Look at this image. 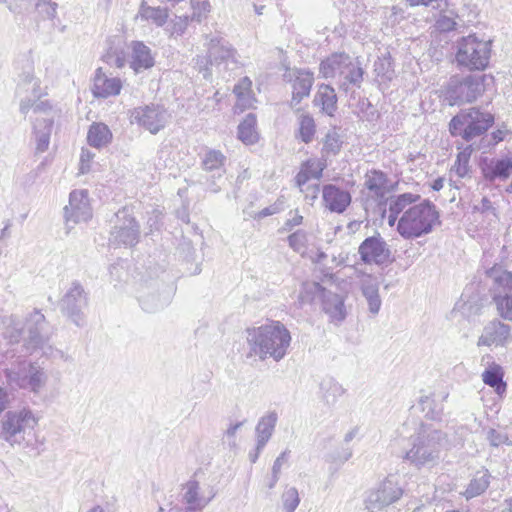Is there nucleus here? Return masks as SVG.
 Instances as JSON below:
<instances>
[{
  "instance_id": "obj_1",
  "label": "nucleus",
  "mask_w": 512,
  "mask_h": 512,
  "mask_svg": "<svg viewBox=\"0 0 512 512\" xmlns=\"http://www.w3.org/2000/svg\"><path fill=\"white\" fill-rule=\"evenodd\" d=\"M16 94L20 99V112L26 115L30 110L35 117L32 120L36 149L44 152L48 149L53 126L52 106L48 100H42L44 94L40 81L31 72H25L17 86Z\"/></svg>"
},
{
  "instance_id": "obj_2",
  "label": "nucleus",
  "mask_w": 512,
  "mask_h": 512,
  "mask_svg": "<svg viewBox=\"0 0 512 512\" xmlns=\"http://www.w3.org/2000/svg\"><path fill=\"white\" fill-rule=\"evenodd\" d=\"M249 355L258 356L261 360L272 358L282 360L291 345V334L280 321H270L259 327L246 330Z\"/></svg>"
},
{
  "instance_id": "obj_3",
  "label": "nucleus",
  "mask_w": 512,
  "mask_h": 512,
  "mask_svg": "<svg viewBox=\"0 0 512 512\" xmlns=\"http://www.w3.org/2000/svg\"><path fill=\"white\" fill-rule=\"evenodd\" d=\"M445 433L430 424L421 423L410 437L411 448L404 459L416 469H431L438 465Z\"/></svg>"
},
{
  "instance_id": "obj_4",
  "label": "nucleus",
  "mask_w": 512,
  "mask_h": 512,
  "mask_svg": "<svg viewBox=\"0 0 512 512\" xmlns=\"http://www.w3.org/2000/svg\"><path fill=\"white\" fill-rule=\"evenodd\" d=\"M39 417L28 407L8 411L0 421V439L11 446L28 445Z\"/></svg>"
},
{
  "instance_id": "obj_5",
  "label": "nucleus",
  "mask_w": 512,
  "mask_h": 512,
  "mask_svg": "<svg viewBox=\"0 0 512 512\" xmlns=\"http://www.w3.org/2000/svg\"><path fill=\"white\" fill-rule=\"evenodd\" d=\"M439 213L430 201L409 207L397 222V232L404 239H415L430 233L438 222Z\"/></svg>"
},
{
  "instance_id": "obj_6",
  "label": "nucleus",
  "mask_w": 512,
  "mask_h": 512,
  "mask_svg": "<svg viewBox=\"0 0 512 512\" xmlns=\"http://www.w3.org/2000/svg\"><path fill=\"white\" fill-rule=\"evenodd\" d=\"M468 34L457 43L456 62L469 71L485 70L491 56L492 39Z\"/></svg>"
},
{
  "instance_id": "obj_7",
  "label": "nucleus",
  "mask_w": 512,
  "mask_h": 512,
  "mask_svg": "<svg viewBox=\"0 0 512 512\" xmlns=\"http://www.w3.org/2000/svg\"><path fill=\"white\" fill-rule=\"evenodd\" d=\"M494 123V116L479 108L460 111L449 123V131L453 136H461L465 141L484 134Z\"/></svg>"
},
{
  "instance_id": "obj_8",
  "label": "nucleus",
  "mask_w": 512,
  "mask_h": 512,
  "mask_svg": "<svg viewBox=\"0 0 512 512\" xmlns=\"http://www.w3.org/2000/svg\"><path fill=\"white\" fill-rule=\"evenodd\" d=\"M485 75H468L466 77L454 76L450 78L446 90L445 99L449 105H463L474 102L484 90Z\"/></svg>"
},
{
  "instance_id": "obj_9",
  "label": "nucleus",
  "mask_w": 512,
  "mask_h": 512,
  "mask_svg": "<svg viewBox=\"0 0 512 512\" xmlns=\"http://www.w3.org/2000/svg\"><path fill=\"white\" fill-rule=\"evenodd\" d=\"M6 378L11 385L39 394L47 385L48 375L44 368L36 363L20 362L7 370Z\"/></svg>"
},
{
  "instance_id": "obj_10",
  "label": "nucleus",
  "mask_w": 512,
  "mask_h": 512,
  "mask_svg": "<svg viewBox=\"0 0 512 512\" xmlns=\"http://www.w3.org/2000/svg\"><path fill=\"white\" fill-rule=\"evenodd\" d=\"M403 492L398 476L390 474L367 492L365 507L370 512L380 511L397 502Z\"/></svg>"
},
{
  "instance_id": "obj_11",
  "label": "nucleus",
  "mask_w": 512,
  "mask_h": 512,
  "mask_svg": "<svg viewBox=\"0 0 512 512\" xmlns=\"http://www.w3.org/2000/svg\"><path fill=\"white\" fill-rule=\"evenodd\" d=\"M116 221L111 230L110 243L125 247L135 246L140 238V226L128 210L123 209L116 213Z\"/></svg>"
},
{
  "instance_id": "obj_12",
  "label": "nucleus",
  "mask_w": 512,
  "mask_h": 512,
  "mask_svg": "<svg viewBox=\"0 0 512 512\" xmlns=\"http://www.w3.org/2000/svg\"><path fill=\"white\" fill-rule=\"evenodd\" d=\"M216 491L210 485L201 483L196 478L187 481L182 487V502L186 512H202L215 498Z\"/></svg>"
},
{
  "instance_id": "obj_13",
  "label": "nucleus",
  "mask_w": 512,
  "mask_h": 512,
  "mask_svg": "<svg viewBox=\"0 0 512 512\" xmlns=\"http://www.w3.org/2000/svg\"><path fill=\"white\" fill-rule=\"evenodd\" d=\"M128 114L131 124H137L151 134H157L162 130L168 120L166 110L155 104L133 108L129 110Z\"/></svg>"
},
{
  "instance_id": "obj_14",
  "label": "nucleus",
  "mask_w": 512,
  "mask_h": 512,
  "mask_svg": "<svg viewBox=\"0 0 512 512\" xmlns=\"http://www.w3.org/2000/svg\"><path fill=\"white\" fill-rule=\"evenodd\" d=\"M283 80L292 85L290 106L295 108L305 97L310 95L314 74L306 69L287 67L283 73Z\"/></svg>"
},
{
  "instance_id": "obj_15",
  "label": "nucleus",
  "mask_w": 512,
  "mask_h": 512,
  "mask_svg": "<svg viewBox=\"0 0 512 512\" xmlns=\"http://www.w3.org/2000/svg\"><path fill=\"white\" fill-rule=\"evenodd\" d=\"M87 305V297L83 287L73 282L61 300V310L77 325L82 326L84 317L82 310Z\"/></svg>"
},
{
  "instance_id": "obj_16",
  "label": "nucleus",
  "mask_w": 512,
  "mask_h": 512,
  "mask_svg": "<svg viewBox=\"0 0 512 512\" xmlns=\"http://www.w3.org/2000/svg\"><path fill=\"white\" fill-rule=\"evenodd\" d=\"M46 319L40 310H34L26 320L27 336L25 346L27 351L32 353L37 349H44L48 341L46 334Z\"/></svg>"
},
{
  "instance_id": "obj_17",
  "label": "nucleus",
  "mask_w": 512,
  "mask_h": 512,
  "mask_svg": "<svg viewBox=\"0 0 512 512\" xmlns=\"http://www.w3.org/2000/svg\"><path fill=\"white\" fill-rule=\"evenodd\" d=\"M360 259L365 264L382 265L390 258V249L385 240L376 234L367 237L358 248Z\"/></svg>"
},
{
  "instance_id": "obj_18",
  "label": "nucleus",
  "mask_w": 512,
  "mask_h": 512,
  "mask_svg": "<svg viewBox=\"0 0 512 512\" xmlns=\"http://www.w3.org/2000/svg\"><path fill=\"white\" fill-rule=\"evenodd\" d=\"M511 342V327L498 319H494L484 326L482 333L478 338L477 346L506 347Z\"/></svg>"
},
{
  "instance_id": "obj_19",
  "label": "nucleus",
  "mask_w": 512,
  "mask_h": 512,
  "mask_svg": "<svg viewBox=\"0 0 512 512\" xmlns=\"http://www.w3.org/2000/svg\"><path fill=\"white\" fill-rule=\"evenodd\" d=\"M67 222H87L92 217V208L87 190H74L70 193L69 205L64 208Z\"/></svg>"
},
{
  "instance_id": "obj_20",
  "label": "nucleus",
  "mask_w": 512,
  "mask_h": 512,
  "mask_svg": "<svg viewBox=\"0 0 512 512\" xmlns=\"http://www.w3.org/2000/svg\"><path fill=\"white\" fill-rule=\"evenodd\" d=\"M225 162L226 157L219 150H209L202 160L203 169L206 172H213L212 179L207 181V188L213 193L221 190L220 183L223 181Z\"/></svg>"
},
{
  "instance_id": "obj_21",
  "label": "nucleus",
  "mask_w": 512,
  "mask_h": 512,
  "mask_svg": "<svg viewBox=\"0 0 512 512\" xmlns=\"http://www.w3.org/2000/svg\"><path fill=\"white\" fill-rule=\"evenodd\" d=\"M191 15L188 14H175L172 20L173 29L183 32L188 28L196 29V24L201 23L210 11V4L208 0H191Z\"/></svg>"
},
{
  "instance_id": "obj_22",
  "label": "nucleus",
  "mask_w": 512,
  "mask_h": 512,
  "mask_svg": "<svg viewBox=\"0 0 512 512\" xmlns=\"http://www.w3.org/2000/svg\"><path fill=\"white\" fill-rule=\"evenodd\" d=\"M322 199L325 208L330 212L341 214L351 204L352 196L348 190L334 184H326L322 189Z\"/></svg>"
},
{
  "instance_id": "obj_23",
  "label": "nucleus",
  "mask_w": 512,
  "mask_h": 512,
  "mask_svg": "<svg viewBox=\"0 0 512 512\" xmlns=\"http://www.w3.org/2000/svg\"><path fill=\"white\" fill-rule=\"evenodd\" d=\"M480 169L486 181L507 180L512 170V159L510 158H483L480 162Z\"/></svg>"
},
{
  "instance_id": "obj_24",
  "label": "nucleus",
  "mask_w": 512,
  "mask_h": 512,
  "mask_svg": "<svg viewBox=\"0 0 512 512\" xmlns=\"http://www.w3.org/2000/svg\"><path fill=\"white\" fill-rule=\"evenodd\" d=\"M122 89V81L117 77H108L102 68L95 73L92 92L96 98H108L117 96Z\"/></svg>"
},
{
  "instance_id": "obj_25",
  "label": "nucleus",
  "mask_w": 512,
  "mask_h": 512,
  "mask_svg": "<svg viewBox=\"0 0 512 512\" xmlns=\"http://www.w3.org/2000/svg\"><path fill=\"white\" fill-rule=\"evenodd\" d=\"M364 69L358 58H352L337 79L339 89L348 93L352 88H360L363 82Z\"/></svg>"
},
{
  "instance_id": "obj_26",
  "label": "nucleus",
  "mask_w": 512,
  "mask_h": 512,
  "mask_svg": "<svg viewBox=\"0 0 512 512\" xmlns=\"http://www.w3.org/2000/svg\"><path fill=\"white\" fill-rule=\"evenodd\" d=\"M420 199V196L412 193H403L396 196H391L387 199L388 205V224L393 227L399 220L398 216L403 215L404 212L412 207Z\"/></svg>"
},
{
  "instance_id": "obj_27",
  "label": "nucleus",
  "mask_w": 512,
  "mask_h": 512,
  "mask_svg": "<svg viewBox=\"0 0 512 512\" xmlns=\"http://www.w3.org/2000/svg\"><path fill=\"white\" fill-rule=\"evenodd\" d=\"M363 186L368 191L369 196L376 200H381L388 193L387 175L380 170H369L364 176Z\"/></svg>"
},
{
  "instance_id": "obj_28",
  "label": "nucleus",
  "mask_w": 512,
  "mask_h": 512,
  "mask_svg": "<svg viewBox=\"0 0 512 512\" xmlns=\"http://www.w3.org/2000/svg\"><path fill=\"white\" fill-rule=\"evenodd\" d=\"M362 294L367 300L370 313L378 314L381 308V298L379 295V282L376 277L370 274H362L360 279Z\"/></svg>"
},
{
  "instance_id": "obj_29",
  "label": "nucleus",
  "mask_w": 512,
  "mask_h": 512,
  "mask_svg": "<svg viewBox=\"0 0 512 512\" xmlns=\"http://www.w3.org/2000/svg\"><path fill=\"white\" fill-rule=\"evenodd\" d=\"M233 93L237 99L234 105L236 113H242L246 109L253 107L256 99L252 92V81L249 77H243L240 79V81L234 86Z\"/></svg>"
},
{
  "instance_id": "obj_30",
  "label": "nucleus",
  "mask_w": 512,
  "mask_h": 512,
  "mask_svg": "<svg viewBox=\"0 0 512 512\" xmlns=\"http://www.w3.org/2000/svg\"><path fill=\"white\" fill-rule=\"evenodd\" d=\"M323 311L330 317L332 322L340 323L346 317V310L343 298L331 291H326L321 299Z\"/></svg>"
},
{
  "instance_id": "obj_31",
  "label": "nucleus",
  "mask_w": 512,
  "mask_h": 512,
  "mask_svg": "<svg viewBox=\"0 0 512 512\" xmlns=\"http://www.w3.org/2000/svg\"><path fill=\"white\" fill-rule=\"evenodd\" d=\"M352 60L346 53H333L320 64V73L324 78H337Z\"/></svg>"
},
{
  "instance_id": "obj_32",
  "label": "nucleus",
  "mask_w": 512,
  "mask_h": 512,
  "mask_svg": "<svg viewBox=\"0 0 512 512\" xmlns=\"http://www.w3.org/2000/svg\"><path fill=\"white\" fill-rule=\"evenodd\" d=\"M235 54L236 51L222 38L215 37L210 39L208 46V58L211 64L228 61L230 59L232 62H236Z\"/></svg>"
},
{
  "instance_id": "obj_33",
  "label": "nucleus",
  "mask_w": 512,
  "mask_h": 512,
  "mask_svg": "<svg viewBox=\"0 0 512 512\" xmlns=\"http://www.w3.org/2000/svg\"><path fill=\"white\" fill-rule=\"evenodd\" d=\"M132 60L130 63L131 68L135 73H139L142 70L149 69L154 65V59L150 53L149 47L144 45L142 42H132Z\"/></svg>"
},
{
  "instance_id": "obj_34",
  "label": "nucleus",
  "mask_w": 512,
  "mask_h": 512,
  "mask_svg": "<svg viewBox=\"0 0 512 512\" xmlns=\"http://www.w3.org/2000/svg\"><path fill=\"white\" fill-rule=\"evenodd\" d=\"M504 370L503 368L493 362L487 369L482 373L483 382L492 387L497 395L502 397L506 393L507 384L503 380Z\"/></svg>"
},
{
  "instance_id": "obj_35",
  "label": "nucleus",
  "mask_w": 512,
  "mask_h": 512,
  "mask_svg": "<svg viewBox=\"0 0 512 512\" xmlns=\"http://www.w3.org/2000/svg\"><path fill=\"white\" fill-rule=\"evenodd\" d=\"M137 16L156 27H162L168 21L169 10L165 7L151 6L147 1H142Z\"/></svg>"
},
{
  "instance_id": "obj_36",
  "label": "nucleus",
  "mask_w": 512,
  "mask_h": 512,
  "mask_svg": "<svg viewBox=\"0 0 512 512\" xmlns=\"http://www.w3.org/2000/svg\"><path fill=\"white\" fill-rule=\"evenodd\" d=\"M315 106L321 108L322 112L332 116L337 109V95L332 86L322 84L314 98Z\"/></svg>"
},
{
  "instance_id": "obj_37",
  "label": "nucleus",
  "mask_w": 512,
  "mask_h": 512,
  "mask_svg": "<svg viewBox=\"0 0 512 512\" xmlns=\"http://www.w3.org/2000/svg\"><path fill=\"white\" fill-rule=\"evenodd\" d=\"M277 414L275 412H270L258 421L255 433H256V443L260 448H264L270 438L273 435L276 422H277Z\"/></svg>"
},
{
  "instance_id": "obj_38",
  "label": "nucleus",
  "mask_w": 512,
  "mask_h": 512,
  "mask_svg": "<svg viewBox=\"0 0 512 512\" xmlns=\"http://www.w3.org/2000/svg\"><path fill=\"white\" fill-rule=\"evenodd\" d=\"M488 275L493 280L492 296L494 293L505 295L512 291L511 272L495 266L488 271Z\"/></svg>"
},
{
  "instance_id": "obj_39",
  "label": "nucleus",
  "mask_w": 512,
  "mask_h": 512,
  "mask_svg": "<svg viewBox=\"0 0 512 512\" xmlns=\"http://www.w3.org/2000/svg\"><path fill=\"white\" fill-rule=\"evenodd\" d=\"M112 140V132L104 123H93L87 134V141L90 146L101 148L107 146Z\"/></svg>"
},
{
  "instance_id": "obj_40",
  "label": "nucleus",
  "mask_w": 512,
  "mask_h": 512,
  "mask_svg": "<svg viewBox=\"0 0 512 512\" xmlns=\"http://www.w3.org/2000/svg\"><path fill=\"white\" fill-rule=\"evenodd\" d=\"M321 398L328 407H333L340 397L345 393V389L334 379H325L321 383Z\"/></svg>"
},
{
  "instance_id": "obj_41",
  "label": "nucleus",
  "mask_w": 512,
  "mask_h": 512,
  "mask_svg": "<svg viewBox=\"0 0 512 512\" xmlns=\"http://www.w3.org/2000/svg\"><path fill=\"white\" fill-rule=\"evenodd\" d=\"M490 484V473L488 470L483 469L480 471H477L474 475V477L471 479L470 483L468 484L464 496L466 499H471L476 496L481 495L486 491Z\"/></svg>"
},
{
  "instance_id": "obj_42",
  "label": "nucleus",
  "mask_w": 512,
  "mask_h": 512,
  "mask_svg": "<svg viewBox=\"0 0 512 512\" xmlns=\"http://www.w3.org/2000/svg\"><path fill=\"white\" fill-rule=\"evenodd\" d=\"M473 152L471 145L466 146L462 151L457 154L454 165L450 173L455 174L459 178H471L472 169L469 164Z\"/></svg>"
},
{
  "instance_id": "obj_43",
  "label": "nucleus",
  "mask_w": 512,
  "mask_h": 512,
  "mask_svg": "<svg viewBox=\"0 0 512 512\" xmlns=\"http://www.w3.org/2000/svg\"><path fill=\"white\" fill-rule=\"evenodd\" d=\"M255 126L256 116L252 113H249L238 126L239 139L245 144L255 143L258 139Z\"/></svg>"
},
{
  "instance_id": "obj_44",
  "label": "nucleus",
  "mask_w": 512,
  "mask_h": 512,
  "mask_svg": "<svg viewBox=\"0 0 512 512\" xmlns=\"http://www.w3.org/2000/svg\"><path fill=\"white\" fill-rule=\"evenodd\" d=\"M298 124L297 137L306 144L310 143L316 132V125L313 117L308 114H301L298 118Z\"/></svg>"
},
{
  "instance_id": "obj_45",
  "label": "nucleus",
  "mask_w": 512,
  "mask_h": 512,
  "mask_svg": "<svg viewBox=\"0 0 512 512\" xmlns=\"http://www.w3.org/2000/svg\"><path fill=\"white\" fill-rule=\"evenodd\" d=\"M326 291L318 282H305L302 285L299 299L302 303H310L317 299L321 300Z\"/></svg>"
},
{
  "instance_id": "obj_46",
  "label": "nucleus",
  "mask_w": 512,
  "mask_h": 512,
  "mask_svg": "<svg viewBox=\"0 0 512 512\" xmlns=\"http://www.w3.org/2000/svg\"><path fill=\"white\" fill-rule=\"evenodd\" d=\"M494 303L496 304L498 314L505 320L512 322V295L501 293H494L492 296Z\"/></svg>"
},
{
  "instance_id": "obj_47",
  "label": "nucleus",
  "mask_w": 512,
  "mask_h": 512,
  "mask_svg": "<svg viewBox=\"0 0 512 512\" xmlns=\"http://www.w3.org/2000/svg\"><path fill=\"white\" fill-rule=\"evenodd\" d=\"M454 11H441L435 23V32H452L458 26Z\"/></svg>"
},
{
  "instance_id": "obj_48",
  "label": "nucleus",
  "mask_w": 512,
  "mask_h": 512,
  "mask_svg": "<svg viewBox=\"0 0 512 512\" xmlns=\"http://www.w3.org/2000/svg\"><path fill=\"white\" fill-rule=\"evenodd\" d=\"M287 242L294 252L303 256L308 248V233L299 229L287 237Z\"/></svg>"
},
{
  "instance_id": "obj_49",
  "label": "nucleus",
  "mask_w": 512,
  "mask_h": 512,
  "mask_svg": "<svg viewBox=\"0 0 512 512\" xmlns=\"http://www.w3.org/2000/svg\"><path fill=\"white\" fill-rule=\"evenodd\" d=\"M139 302L144 311L153 313L167 305L168 299H162L159 294L150 293L147 295H141L139 298Z\"/></svg>"
},
{
  "instance_id": "obj_50",
  "label": "nucleus",
  "mask_w": 512,
  "mask_h": 512,
  "mask_svg": "<svg viewBox=\"0 0 512 512\" xmlns=\"http://www.w3.org/2000/svg\"><path fill=\"white\" fill-rule=\"evenodd\" d=\"M281 500L285 512H295L300 503L298 490L295 487L287 488L283 492Z\"/></svg>"
},
{
  "instance_id": "obj_51",
  "label": "nucleus",
  "mask_w": 512,
  "mask_h": 512,
  "mask_svg": "<svg viewBox=\"0 0 512 512\" xmlns=\"http://www.w3.org/2000/svg\"><path fill=\"white\" fill-rule=\"evenodd\" d=\"M323 169L324 167L320 164V163H317V167L315 170H312V169H304V170H301L297 175H296V184L297 186L302 189V187L308 182V180L310 178H315V179H319L321 176H322V172H323Z\"/></svg>"
},
{
  "instance_id": "obj_52",
  "label": "nucleus",
  "mask_w": 512,
  "mask_h": 512,
  "mask_svg": "<svg viewBox=\"0 0 512 512\" xmlns=\"http://www.w3.org/2000/svg\"><path fill=\"white\" fill-rule=\"evenodd\" d=\"M342 142L335 131H329L324 140L323 151L327 154H337L340 151Z\"/></svg>"
},
{
  "instance_id": "obj_53",
  "label": "nucleus",
  "mask_w": 512,
  "mask_h": 512,
  "mask_svg": "<svg viewBox=\"0 0 512 512\" xmlns=\"http://www.w3.org/2000/svg\"><path fill=\"white\" fill-rule=\"evenodd\" d=\"M374 71L377 76L390 80L393 76L391 62L388 59H378L374 63Z\"/></svg>"
},
{
  "instance_id": "obj_54",
  "label": "nucleus",
  "mask_w": 512,
  "mask_h": 512,
  "mask_svg": "<svg viewBox=\"0 0 512 512\" xmlns=\"http://www.w3.org/2000/svg\"><path fill=\"white\" fill-rule=\"evenodd\" d=\"M473 212H478L483 215L491 214L497 218L496 208L487 197H483L478 204L473 206Z\"/></svg>"
},
{
  "instance_id": "obj_55",
  "label": "nucleus",
  "mask_w": 512,
  "mask_h": 512,
  "mask_svg": "<svg viewBox=\"0 0 512 512\" xmlns=\"http://www.w3.org/2000/svg\"><path fill=\"white\" fill-rule=\"evenodd\" d=\"M486 439L489 441L490 445L494 447H498L508 442V436L506 433H502L492 428L486 432Z\"/></svg>"
},
{
  "instance_id": "obj_56",
  "label": "nucleus",
  "mask_w": 512,
  "mask_h": 512,
  "mask_svg": "<svg viewBox=\"0 0 512 512\" xmlns=\"http://www.w3.org/2000/svg\"><path fill=\"white\" fill-rule=\"evenodd\" d=\"M40 12L45 13L48 18H53L56 15L57 3L51 0H42L37 4Z\"/></svg>"
},
{
  "instance_id": "obj_57",
  "label": "nucleus",
  "mask_w": 512,
  "mask_h": 512,
  "mask_svg": "<svg viewBox=\"0 0 512 512\" xmlns=\"http://www.w3.org/2000/svg\"><path fill=\"white\" fill-rule=\"evenodd\" d=\"M244 421L236 422L234 424H230L227 430L224 433V436L228 439V443L230 447L236 446L235 435L237 431L243 426Z\"/></svg>"
},
{
  "instance_id": "obj_58",
  "label": "nucleus",
  "mask_w": 512,
  "mask_h": 512,
  "mask_svg": "<svg viewBox=\"0 0 512 512\" xmlns=\"http://www.w3.org/2000/svg\"><path fill=\"white\" fill-rule=\"evenodd\" d=\"M161 212L158 209H154L148 217L147 224L150 227V231L158 230L161 225Z\"/></svg>"
},
{
  "instance_id": "obj_59",
  "label": "nucleus",
  "mask_w": 512,
  "mask_h": 512,
  "mask_svg": "<svg viewBox=\"0 0 512 512\" xmlns=\"http://www.w3.org/2000/svg\"><path fill=\"white\" fill-rule=\"evenodd\" d=\"M288 456H289V451L285 450L284 452H282L274 461L273 463V466H272V472L274 474H278L280 475L281 473V469H282V466L283 464L287 461L288 459Z\"/></svg>"
},
{
  "instance_id": "obj_60",
  "label": "nucleus",
  "mask_w": 512,
  "mask_h": 512,
  "mask_svg": "<svg viewBox=\"0 0 512 512\" xmlns=\"http://www.w3.org/2000/svg\"><path fill=\"white\" fill-rule=\"evenodd\" d=\"M302 222H303V216L300 215L299 212L296 210L295 215L285 222V224L283 226V230L291 231L295 226L301 225Z\"/></svg>"
},
{
  "instance_id": "obj_61",
  "label": "nucleus",
  "mask_w": 512,
  "mask_h": 512,
  "mask_svg": "<svg viewBox=\"0 0 512 512\" xmlns=\"http://www.w3.org/2000/svg\"><path fill=\"white\" fill-rule=\"evenodd\" d=\"M10 403V395L6 388L0 386V415L8 407Z\"/></svg>"
},
{
  "instance_id": "obj_62",
  "label": "nucleus",
  "mask_w": 512,
  "mask_h": 512,
  "mask_svg": "<svg viewBox=\"0 0 512 512\" xmlns=\"http://www.w3.org/2000/svg\"><path fill=\"white\" fill-rule=\"evenodd\" d=\"M280 210H281V207L278 204L275 203V204H273V205H271L269 207H266V208L262 209L258 213L257 217L258 218H264V217H267V216H271V215H274V214L280 212Z\"/></svg>"
},
{
  "instance_id": "obj_63",
  "label": "nucleus",
  "mask_w": 512,
  "mask_h": 512,
  "mask_svg": "<svg viewBox=\"0 0 512 512\" xmlns=\"http://www.w3.org/2000/svg\"><path fill=\"white\" fill-rule=\"evenodd\" d=\"M93 157V155L88 150H83L81 154V167L80 171L81 173H85L89 169L88 162Z\"/></svg>"
},
{
  "instance_id": "obj_64",
  "label": "nucleus",
  "mask_w": 512,
  "mask_h": 512,
  "mask_svg": "<svg viewBox=\"0 0 512 512\" xmlns=\"http://www.w3.org/2000/svg\"><path fill=\"white\" fill-rule=\"evenodd\" d=\"M108 62L115 65L117 68H122L125 65V56L123 53L117 54L115 57L110 56Z\"/></svg>"
}]
</instances>
